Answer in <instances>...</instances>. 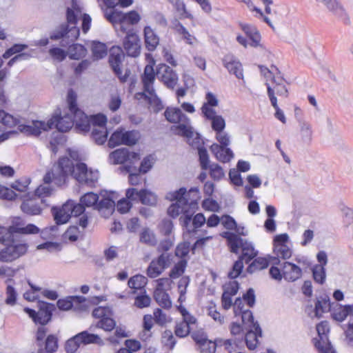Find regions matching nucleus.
I'll list each match as a JSON object with an SVG mask.
<instances>
[{
	"label": "nucleus",
	"mask_w": 353,
	"mask_h": 353,
	"mask_svg": "<svg viewBox=\"0 0 353 353\" xmlns=\"http://www.w3.org/2000/svg\"><path fill=\"white\" fill-rule=\"evenodd\" d=\"M204 117L211 121L212 129L215 133L224 131L226 126L225 121L222 116L216 114V112L210 116Z\"/></svg>",
	"instance_id": "obj_41"
},
{
	"label": "nucleus",
	"mask_w": 353,
	"mask_h": 353,
	"mask_svg": "<svg viewBox=\"0 0 353 353\" xmlns=\"http://www.w3.org/2000/svg\"><path fill=\"white\" fill-rule=\"evenodd\" d=\"M154 317L151 314H145L143 316V333L141 336V338L144 340L147 339L148 337L150 336V332L151 329L152 328L154 325Z\"/></svg>",
	"instance_id": "obj_56"
},
{
	"label": "nucleus",
	"mask_w": 353,
	"mask_h": 353,
	"mask_svg": "<svg viewBox=\"0 0 353 353\" xmlns=\"http://www.w3.org/2000/svg\"><path fill=\"white\" fill-rule=\"evenodd\" d=\"M312 275L314 280L322 285L325 283L326 279L325 269L323 265H314L312 269Z\"/></svg>",
	"instance_id": "obj_57"
},
{
	"label": "nucleus",
	"mask_w": 353,
	"mask_h": 353,
	"mask_svg": "<svg viewBox=\"0 0 353 353\" xmlns=\"http://www.w3.org/2000/svg\"><path fill=\"white\" fill-rule=\"evenodd\" d=\"M93 139L97 144H103L107 141L108 132L106 128H93L92 132Z\"/></svg>",
	"instance_id": "obj_59"
},
{
	"label": "nucleus",
	"mask_w": 353,
	"mask_h": 353,
	"mask_svg": "<svg viewBox=\"0 0 353 353\" xmlns=\"http://www.w3.org/2000/svg\"><path fill=\"white\" fill-rule=\"evenodd\" d=\"M33 194L28 192L23 196V201L21 205V210L30 215H38L41 212V208L35 203Z\"/></svg>",
	"instance_id": "obj_33"
},
{
	"label": "nucleus",
	"mask_w": 353,
	"mask_h": 353,
	"mask_svg": "<svg viewBox=\"0 0 353 353\" xmlns=\"http://www.w3.org/2000/svg\"><path fill=\"white\" fill-rule=\"evenodd\" d=\"M151 301L150 296L144 292L135 297L134 305L139 309H143L149 307Z\"/></svg>",
	"instance_id": "obj_58"
},
{
	"label": "nucleus",
	"mask_w": 353,
	"mask_h": 353,
	"mask_svg": "<svg viewBox=\"0 0 353 353\" xmlns=\"http://www.w3.org/2000/svg\"><path fill=\"white\" fill-rule=\"evenodd\" d=\"M186 267V261L185 260H180L170 272V277L172 279L180 277L184 272Z\"/></svg>",
	"instance_id": "obj_63"
},
{
	"label": "nucleus",
	"mask_w": 353,
	"mask_h": 353,
	"mask_svg": "<svg viewBox=\"0 0 353 353\" xmlns=\"http://www.w3.org/2000/svg\"><path fill=\"white\" fill-rule=\"evenodd\" d=\"M83 300H84V298L83 297L70 296L65 299H59L57 304L59 310L67 311L73 307H75L76 305L81 303Z\"/></svg>",
	"instance_id": "obj_40"
},
{
	"label": "nucleus",
	"mask_w": 353,
	"mask_h": 353,
	"mask_svg": "<svg viewBox=\"0 0 353 353\" xmlns=\"http://www.w3.org/2000/svg\"><path fill=\"white\" fill-rule=\"evenodd\" d=\"M148 64L145 66L142 81L144 86V91L147 93H152L153 91V83L155 80V72L154 65L155 61L150 54H147Z\"/></svg>",
	"instance_id": "obj_25"
},
{
	"label": "nucleus",
	"mask_w": 353,
	"mask_h": 353,
	"mask_svg": "<svg viewBox=\"0 0 353 353\" xmlns=\"http://www.w3.org/2000/svg\"><path fill=\"white\" fill-rule=\"evenodd\" d=\"M316 332L318 336L314 339V343L316 346V342H320L323 347H327L328 341L327 334L330 332L329 323L327 321H323L316 325Z\"/></svg>",
	"instance_id": "obj_36"
},
{
	"label": "nucleus",
	"mask_w": 353,
	"mask_h": 353,
	"mask_svg": "<svg viewBox=\"0 0 353 353\" xmlns=\"http://www.w3.org/2000/svg\"><path fill=\"white\" fill-rule=\"evenodd\" d=\"M82 19V30L84 33L88 32L91 26V17L86 14H83L81 8L75 0L72 1L71 6L67 9V30L59 34H52V39H58L62 37H67L71 40L77 39L79 35V29L76 26L77 19Z\"/></svg>",
	"instance_id": "obj_5"
},
{
	"label": "nucleus",
	"mask_w": 353,
	"mask_h": 353,
	"mask_svg": "<svg viewBox=\"0 0 353 353\" xmlns=\"http://www.w3.org/2000/svg\"><path fill=\"white\" fill-rule=\"evenodd\" d=\"M269 99L272 105L275 110L274 117L283 123H286V118L284 112L281 109L279 108L277 104V99L276 96H274L273 91L269 88Z\"/></svg>",
	"instance_id": "obj_51"
},
{
	"label": "nucleus",
	"mask_w": 353,
	"mask_h": 353,
	"mask_svg": "<svg viewBox=\"0 0 353 353\" xmlns=\"http://www.w3.org/2000/svg\"><path fill=\"white\" fill-rule=\"evenodd\" d=\"M142 97H144L148 100L151 108L154 112H157L163 108V105L161 101L155 94L154 90L152 93L144 92L138 93L136 94V97L137 99H141Z\"/></svg>",
	"instance_id": "obj_37"
},
{
	"label": "nucleus",
	"mask_w": 353,
	"mask_h": 353,
	"mask_svg": "<svg viewBox=\"0 0 353 353\" xmlns=\"http://www.w3.org/2000/svg\"><path fill=\"white\" fill-rule=\"evenodd\" d=\"M293 244L288 234L281 233L274 236L272 250L274 254L279 259L286 260L292 255Z\"/></svg>",
	"instance_id": "obj_10"
},
{
	"label": "nucleus",
	"mask_w": 353,
	"mask_h": 353,
	"mask_svg": "<svg viewBox=\"0 0 353 353\" xmlns=\"http://www.w3.org/2000/svg\"><path fill=\"white\" fill-rule=\"evenodd\" d=\"M156 162V158L154 155L149 154L145 157L141 162L139 172L145 174L149 172Z\"/></svg>",
	"instance_id": "obj_54"
},
{
	"label": "nucleus",
	"mask_w": 353,
	"mask_h": 353,
	"mask_svg": "<svg viewBox=\"0 0 353 353\" xmlns=\"http://www.w3.org/2000/svg\"><path fill=\"white\" fill-rule=\"evenodd\" d=\"M202 143L201 139L200 138V141L197 145H192L193 147H196L198 149V154L199 157V161L201 167L203 170H207L209 167L210 159L209 155L208 154L207 150L203 146H200Z\"/></svg>",
	"instance_id": "obj_48"
},
{
	"label": "nucleus",
	"mask_w": 353,
	"mask_h": 353,
	"mask_svg": "<svg viewBox=\"0 0 353 353\" xmlns=\"http://www.w3.org/2000/svg\"><path fill=\"white\" fill-rule=\"evenodd\" d=\"M52 128V123L49 119L45 121H32L30 123L20 124L18 127V131L26 135L38 136L43 132H47Z\"/></svg>",
	"instance_id": "obj_18"
},
{
	"label": "nucleus",
	"mask_w": 353,
	"mask_h": 353,
	"mask_svg": "<svg viewBox=\"0 0 353 353\" xmlns=\"http://www.w3.org/2000/svg\"><path fill=\"white\" fill-rule=\"evenodd\" d=\"M99 199V197L97 194L93 192H88L81 197L80 203H76V205H81L83 208L92 206L97 208Z\"/></svg>",
	"instance_id": "obj_49"
},
{
	"label": "nucleus",
	"mask_w": 353,
	"mask_h": 353,
	"mask_svg": "<svg viewBox=\"0 0 353 353\" xmlns=\"http://www.w3.org/2000/svg\"><path fill=\"white\" fill-rule=\"evenodd\" d=\"M195 193L196 199L201 198L199 188H191L188 191L185 188H181L179 190H171L166 193L165 199L172 202L167 209V214L169 216L175 219L181 215L180 221L184 226H188L192 215L195 212L196 202L189 201L188 194Z\"/></svg>",
	"instance_id": "obj_2"
},
{
	"label": "nucleus",
	"mask_w": 353,
	"mask_h": 353,
	"mask_svg": "<svg viewBox=\"0 0 353 353\" xmlns=\"http://www.w3.org/2000/svg\"><path fill=\"white\" fill-rule=\"evenodd\" d=\"M11 225L9 226L12 232L23 234H34L40 232L39 228L34 224L30 223L24 225L23 219L19 216L12 217Z\"/></svg>",
	"instance_id": "obj_24"
},
{
	"label": "nucleus",
	"mask_w": 353,
	"mask_h": 353,
	"mask_svg": "<svg viewBox=\"0 0 353 353\" xmlns=\"http://www.w3.org/2000/svg\"><path fill=\"white\" fill-rule=\"evenodd\" d=\"M77 94L73 90H69L66 98L67 105L55 110L50 117L52 128L54 127L61 132H67L73 128L77 111Z\"/></svg>",
	"instance_id": "obj_4"
},
{
	"label": "nucleus",
	"mask_w": 353,
	"mask_h": 353,
	"mask_svg": "<svg viewBox=\"0 0 353 353\" xmlns=\"http://www.w3.org/2000/svg\"><path fill=\"white\" fill-rule=\"evenodd\" d=\"M105 18L112 23L115 30L119 33H125L126 28L125 24L136 25L139 23L141 20V16L140 13L132 10L127 12H123L121 11L112 10L109 12L106 11L105 12Z\"/></svg>",
	"instance_id": "obj_6"
},
{
	"label": "nucleus",
	"mask_w": 353,
	"mask_h": 353,
	"mask_svg": "<svg viewBox=\"0 0 353 353\" xmlns=\"http://www.w3.org/2000/svg\"><path fill=\"white\" fill-rule=\"evenodd\" d=\"M157 75L168 88L174 89L178 83V74L175 70L165 64H159L158 65Z\"/></svg>",
	"instance_id": "obj_21"
},
{
	"label": "nucleus",
	"mask_w": 353,
	"mask_h": 353,
	"mask_svg": "<svg viewBox=\"0 0 353 353\" xmlns=\"http://www.w3.org/2000/svg\"><path fill=\"white\" fill-rule=\"evenodd\" d=\"M176 30L178 34L188 45L195 46L198 43V39L194 35L191 34L188 30L181 23H179Z\"/></svg>",
	"instance_id": "obj_44"
},
{
	"label": "nucleus",
	"mask_w": 353,
	"mask_h": 353,
	"mask_svg": "<svg viewBox=\"0 0 353 353\" xmlns=\"http://www.w3.org/2000/svg\"><path fill=\"white\" fill-rule=\"evenodd\" d=\"M82 345L89 344L103 345V341L98 334L90 333L88 331H83L77 334Z\"/></svg>",
	"instance_id": "obj_39"
},
{
	"label": "nucleus",
	"mask_w": 353,
	"mask_h": 353,
	"mask_svg": "<svg viewBox=\"0 0 353 353\" xmlns=\"http://www.w3.org/2000/svg\"><path fill=\"white\" fill-rule=\"evenodd\" d=\"M28 249V243L22 239H14L0 251V261L12 262L24 255Z\"/></svg>",
	"instance_id": "obj_11"
},
{
	"label": "nucleus",
	"mask_w": 353,
	"mask_h": 353,
	"mask_svg": "<svg viewBox=\"0 0 353 353\" xmlns=\"http://www.w3.org/2000/svg\"><path fill=\"white\" fill-rule=\"evenodd\" d=\"M353 318V304L334 303L331 308V317L338 322H343L347 317Z\"/></svg>",
	"instance_id": "obj_26"
},
{
	"label": "nucleus",
	"mask_w": 353,
	"mask_h": 353,
	"mask_svg": "<svg viewBox=\"0 0 353 353\" xmlns=\"http://www.w3.org/2000/svg\"><path fill=\"white\" fill-rule=\"evenodd\" d=\"M153 317L155 323L160 325H164L172 321V319L159 308L154 310Z\"/></svg>",
	"instance_id": "obj_64"
},
{
	"label": "nucleus",
	"mask_w": 353,
	"mask_h": 353,
	"mask_svg": "<svg viewBox=\"0 0 353 353\" xmlns=\"http://www.w3.org/2000/svg\"><path fill=\"white\" fill-rule=\"evenodd\" d=\"M210 150L216 159L221 163H229L234 158V153L230 146L212 144Z\"/></svg>",
	"instance_id": "obj_27"
},
{
	"label": "nucleus",
	"mask_w": 353,
	"mask_h": 353,
	"mask_svg": "<svg viewBox=\"0 0 353 353\" xmlns=\"http://www.w3.org/2000/svg\"><path fill=\"white\" fill-rule=\"evenodd\" d=\"M223 64L228 71L238 79H243V68L241 62L233 55L227 54L223 59Z\"/></svg>",
	"instance_id": "obj_29"
},
{
	"label": "nucleus",
	"mask_w": 353,
	"mask_h": 353,
	"mask_svg": "<svg viewBox=\"0 0 353 353\" xmlns=\"http://www.w3.org/2000/svg\"><path fill=\"white\" fill-rule=\"evenodd\" d=\"M123 46L128 56L138 57L141 49V39L139 34L132 30L128 31L123 41Z\"/></svg>",
	"instance_id": "obj_19"
},
{
	"label": "nucleus",
	"mask_w": 353,
	"mask_h": 353,
	"mask_svg": "<svg viewBox=\"0 0 353 353\" xmlns=\"http://www.w3.org/2000/svg\"><path fill=\"white\" fill-rule=\"evenodd\" d=\"M145 48L154 51L159 43V37L150 26H145L143 30Z\"/></svg>",
	"instance_id": "obj_34"
},
{
	"label": "nucleus",
	"mask_w": 353,
	"mask_h": 353,
	"mask_svg": "<svg viewBox=\"0 0 353 353\" xmlns=\"http://www.w3.org/2000/svg\"><path fill=\"white\" fill-rule=\"evenodd\" d=\"M124 58L122 49L119 46H114L110 50V64L116 74L118 75L122 81H125L129 74L126 70L123 75H121V65Z\"/></svg>",
	"instance_id": "obj_22"
},
{
	"label": "nucleus",
	"mask_w": 353,
	"mask_h": 353,
	"mask_svg": "<svg viewBox=\"0 0 353 353\" xmlns=\"http://www.w3.org/2000/svg\"><path fill=\"white\" fill-rule=\"evenodd\" d=\"M74 125L77 130L82 133L88 132L91 125L90 117L87 116L77 105V111H75Z\"/></svg>",
	"instance_id": "obj_31"
},
{
	"label": "nucleus",
	"mask_w": 353,
	"mask_h": 353,
	"mask_svg": "<svg viewBox=\"0 0 353 353\" xmlns=\"http://www.w3.org/2000/svg\"><path fill=\"white\" fill-rule=\"evenodd\" d=\"M87 54V50L83 46L80 44H74L69 47L68 54L71 59H80L84 57Z\"/></svg>",
	"instance_id": "obj_47"
},
{
	"label": "nucleus",
	"mask_w": 353,
	"mask_h": 353,
	"mask_svg": "<svg viewBox=\"0 0 353 353\" xmlns=\"http://www.w3.org/2000/svg\"><path fill=\"white\" fill-rule=\"evenodd\" d=\"M241 28L248 37L249 46L260 48L265 52H270L267 46L262 42L261 35L254 26L250 24H241Z\"/></svg>",
	"instance_id": "obj_20"
},
{
	"label": "nucleus",
	"mask_w": 353,
	"mask_h": 353,
	"mask_svg": "<svg viewBox=\"0 0 353 353\" xmlns=\"http://www.w3.org/2000/svg\"><path fill=\"white\" fill-rule=\"evenodd\" d=\"M148 283V279L145 276L137 274L131 277L128 281V286L134 290H140L143 288Z\"/></svg>",
	"instance_id": "obj_52"
},
{
	"label": "nucleus",
	"mask_w": 353,
	"mask_h": 353,
	"mask_svg": "<svg viewBox=\"0 0 353 353\" xmlns=\"http://www.w3.org/2000/svg\"><path fill=\"white\" fill-rule=\"evenodd\" d=\"M124 145V129L119 128L116 130L110 137L108 146L114 148L118 145Z\"/></svg>",
	"instance_id": "obj_46"
},
{
	"label": "nucleus",
	"mask_w": 353,
	"mask_h": 353,
	"mask_svg": "<svg viewBox=\"0 0 353 353\" xmlns=\"http://www.w3.org/2000/svg\"><path fill=\"white\" fill-rule=\"evenodd\" d=\"M297 136L301 143L305 145H310L313 139L312 125L309 122L304 121L300 122Z\"/></svg>",
	"instance_id": "obj_32"
},
{
	"label": "nucleus",
	"mask_w": 353,
	"mask_h": 353,
	"mask_svg": "<svg viewBox=\"0 0 353 353\" xmlns=\"http://www.w3.org/2000/svg\"><path fill=\"white\" fill-rule=\"evenodd\" d=\"M164 114L168 121L179 123L171 128L175 134L185 137L188 143L191 145H197L199 143V134L194 130L190 125V119L182 112L181 109L175 107H168L166 108Z\"/></svg>",
	"instance_id": "obj_3"
},
{
	"label": "nucleus",
	"mask_w": 353,
	"mask_h": 353,
	"mask_svg": "<svg viewBox=\"0 0 353 353\" xmlns=\"http://www.w3.org/2000/svg\"><path fill=\"white\" fill-rule=\"evenodd\" d=\"M225 236L228 240V243L232 252L237 253L239 249L241 248L242 256L240 259L242 261L245 259L248 263L256 256L257 252L254 250L252 243L244 241L243 239L232 233H226Z\"/></svg>",
	"instance_id": "obj_9"
},
{
	"label": "nucleus",
	"mask_w": 353,
	"mask_h": 353,
	"mask_svg": "<svg viewBox=\"0 0 353 353\" xmlns=\"http://www.w3.org/2000/svg\"><path fill=\"white\" fill-rule=\"evenodd\" d=\"M323 5L334 15L338 17L346 16V11L340 0H325Z\"/></svg>",
	"instance_id": "obj_38"
},
{
	"label": "nucleus",
	"mask_w": 353,
	"mask_h": 353,
	"mask_svg": "<svg viewBox=\"0 0 353 353\" xmlns=\"http://www.w3.org/2000/svg\"><path fill=\"white\" fill-rule=\"evenodd\" d=\"M20 124L24 123L12 115L0 110V131H3L1 129L2 125L9 129V130L0 134V141H3L9 139L12 135L19 133L20 131H18V127Z\"/></svg>",
	"instance_id": "obj_14"
},
{
	"label": "nucleus",
	"mask_w": 353,
	"mask_h": 353,
	"mask_svg": "<svg viewBox=\"0 0 353 353\" xmlns=\"http://www.w3.org/2000/svg\"><path fill=\"white\" fill-rule=\"evenodd\" d=\"M334 303H331L327 294H323L316 298L315 305L307 306L305 312L311 319H320L323 314L328 311L331 312V308Z\"/></svg>",
	"instance_id": "obj_15"
},
{
	"label": "nucleus",
	"mask_w": 353,
	"mask_h": 353,
	"mask_svg": "<svg viewBox=\"0 0 353 353\" xmlns=\"http://www.w3.org/2000/svg\"><path fill=\"white\" fill-rule=\"evenodd\" d=\"M140 240L141 242L150 245H154L157 243L155 234L148 228H143L140 234Z\"/></svg>",
	"instance_id": "obj_61"
},
{
	"label": "nucleus",
	"mask_w": 353,
	"mask_h": 353,
	"mask_svg": "<svg viewBox=\"0 0 353 353\" xmlns=\"http://www.w3.org/2000/svg\"><path fill=\"white\" fill-rule=\"evenodd\" d=\"M81 345H82L81 341L78 338V335L76 334L65 342V350L67 353H74Z\"/></svg>",
	"instance_id": "obj_60"
},
{
	"label": "nucleus",
	"mask_w": 353,
	"mask_h": 353,
	"mask_svg": "<svg viewBox=\"0 0 353 353\" xmlns=\"http://www.w3.org/2000/svg\"><path fill=\"white\" fill-rule=\"evenodd\" d=\"M245 343L249 350H254L258 346L259 338L261 337V330L259 325H253V327L246 329Z\"/></svg>",
	"instance_id": "obj_35"
},
{
	"label": "nucleus",
	"mask_w": 353,
	"mask_h": 353,
	"mask_svg": "<svg viewBox=\"0 0 353 353\" xmlns=\"http://www.w3.org/2000/svg\"><path fill=\"white\" fill-rule=\"evenodd\" d=\"M102 199L97 205L99 210L103 209L108 211V214H112L115 208V200L119 197L117 192L103 191L101 194Z\"/></svg>",
	"instance_id": "obj_28"
},
{
	"label": "nucleus",
	"mask_w": 353,
	"mask_h": 353,
	"mask_svg": "<svg viewBox=\"0 0 353 353\" xmlns=\"http://www.w3.org/2000/svg\"><path fill=\"white\" fill-rule=\"evenodd\" d=\"M44 184L39 185L35 190L34 194H33L34 196H37L39 198H45L47 196H49L52 195L54 190L51 188L49 183H46L44 181V178L43 179ZM52 183H54L56 185H57L54 182L52 181Z\"/></svg>",
	"instance_id": "obj_53"
},
{
	"label": "nucleus",
	"mask_w": 353,
	"mask_h": 353,
	"mask_svg": "<svg viewBox=\"0 0 353 353\" xmlns=\"http://www.w3.org/2000/svg\"><path fill=\"white\" fill-rule=\"evenodd\" d=\"M77 151L69 150L66 156L61 157L58 163L44 175L46 183L54 182L58 186L65 183L69 176H72L81 183L90 185L99 179L97 170H88L85 164L79 162Z\"/></svg>",
	"instance_id": "obj_1"
},
{
	"label": "nucleus",
	"mask_w": 353,
	"mask_h": 353,
	"mask_svg": "<svg viewBox=\"0 0 353 353\" xmlns=\"http://www.w3.org/2000/svg\"><path fill=\"white\" fill-rule=\"evenodd\" d=\"M52 309V305L41 301L39 302V310L37 312L28 307L24 308V312L34 323L45 325L51 319Z\"/></svg>",
	"instance_id": "obj_17"
},
{
	"label": "nucleus",
	"mask_w": 353,
	"mask_h": 353,
	"mask_svg": "<svg viewBox=\"0 0 353 353\" xmlns=\"http://www.w3.org/2000/svg\"><path fill=\"white\" fill-rule=\"evenodd\" d=\"M112 316H108L99 320L97 322L96 327L101 328L105 332H111L116 326V321Z\"/></svg>",
	"instance_id": "obj_55"
},
{
	"label": "nucleus",
	"mask_w": 353,
	"mask_h": 353,
	"mask_svg": "<svg viewBox=\"0 0 353 353\" xmlns=\"http://www.w3.org/2000/svg\"><path fill=\"white\" fill-rule=\"evenodd\" d=\"M282 11L283 8L278 6L273 5V2L272 0L271 3H268L266 8H265V13L271 16V18H269L270 19L272 23V20L276 21L283 19L284 13Z\"/></svg>",
	"instance_id": "obj_45"
},
{
	"label": "nucleus",
	"mask_w": 353,
	"mask_h": 353,
	"mask_svg": "<svg viewBox=\"0 0 353 353\" xmlns=\"http://www.w3.org/2000/svg\"><path fill=\"white\" fill-rule=\"evenodd\" d=\"M171 264L170 256L162 254L152 260L148 267L146 273L150 278H157L161 275Z\"/></svg>",
	"instance_id": "obj_16"
},
{
	"label": "nucleus",
	"mask_w": 353,
	"mask_h": 353,
	"mask_svg": "<svg viewBox=\"0 0 353 353\" xmlns=\"http://www.w3.org/2000/svg\"><path fill=\"white\" fill-rule=\"evenodd\" d=\"M239 2L245 3L248 9L252 13L254 17L262 19L270 27L274 28L273 23H271L270 19L264 15L261 9L259 8L260 4H263L266 8L268 3H271V0H236Z\"/></svg>",
	"instance_id": "obj_23"
},
{
	"label": "nucleus",
	"mask_w": 353,
	"mask_h": 353,
	"mask_svg": "<svg viewBox=\"0 0 353 353\" xmlns=\"http://www.w3.org/2000/svg\"><path fill=\"white\" fill-rule=\"evenodd\" d=\"M90 48L92 57L94 60L103 59L106 57L108 54L107 46L101 42L94 41L91 43Z\"/></svg>",
	"instance_id": "obj_43"
},
{
	"label": "nucleus",
	"mask_w": 353,
	"mask_h": 353,
	"mask_svg": "<svg viewBox=\"0 0 353 353\" xmlns=\"http://www.w3.org/2000/svg\"><path fill=\"white\" fill-rule=\"evenodd\" d=\"M261 72L265 79L268 96L270 88L273 91L274 96H275V93H276L280 97H288V90L286 87V81L281 76L277 68L272 66L271 68L269 69L265 67H261Z\"/></svg>",
	"instance_id": "obj_7"
},
{
	"label": "nucleus",
	"mask_w": 353,
	"mask_h": 353,
	"mask_svg": "<svg viewBox=\"0 0 353 353\" xmlns=\"http://www.w3.org/2000/svg\"><path fill=\"white\" fill-rule=\"evenodd\" d=\"M219 105L218 96L211 92H208L205 97V101L201 108L203 116H210L216 112L215 108Z\"/></svg>",
	"instance_id": "obj_30"
},
{
	"label": "nucleus",
	"mask_w": 353,
	"mask_h": 353,
	"mask_svg": "<svg viewBox=\"0 0 353 353\" xmlns=\"http://www.w3.org/2000/svg\"><path fill=\"white\" fill-rule=\"evenodd\" d=\"M128 150L120 148L112 152L109 155V161L112 164H125L128 159Z\"/></svg>",
	"instance_id": "obj_42"
},
{
	"label": "nucleus",
	"mask_w": 353,
	"mask_h": 353,
	"mask_svg": "<svg viewBox=\"0 0 353 353\" xmlns=\"http://www.w3.org/2000/svg\"><path fill=\"white\" fill-rule=\"evenodd\" d=\"M140 153L135 151L128 152V159L125 162V167L128 172H132L135 169L134 165L140 159Z\"/></svg>",
	"instance_id": "obj_62"
},
{
	"label": "nucleus",
	"mask_w": 353,
	"mask_h": 353,
	"mask_svg": "<svg viewBox=\"0 0 353 353\" xmlns=\"http://www.w3.org/2000/svg\"><path fill=\"white\" fill-rule=\"evenodd\" d=\"M281 269L276 266H272L269 270L270 277L280 282L282 279L288 282H294L301 278L303 271L296 264L285 261L281 265Z\"/></svg>",
	"instance_id": "obj_8"
},
{
	"label": "nucleus",
	"mask_w": 353,
	"mask_h": 353,
	"mask_svg": "<svg viewBox=\"0 0 353 353\" xmlns=\"http://www.w3.org/2000/svg\"><path fill=\"white\" fill-rule=\"evenodd\" d=\"M140 202L143 205L154 206L158 202L157 194L148 189H142Z\"/></svg>",
	"instance_id": "obj_50"
},
{
	"label": "nucleus",
	"mask_w": 353,
	"mask_h": 353,
	"mask_svg": "<svg viewBox=\"0 0 353 353\" xmlns=\"http://www.w3.org/2000/svg\"><path fill=\"white\" fill-rule=\"evenodd\" d=\"M54 219L57 224L66 223L71 216H79L83 212V207L81 205H76L72 201L68 200L60 208L52 209Z\"/></svg>",
	"instance_id": "obj_12"
},
{
	"label": "nucleus",
	"mask_w": 353,
	"mask_h": 353,
	"mask_svg": "<svg viewBox=\"0 0 353 353\" xmlns=\"http://www.w3.org/2000/svg\"><path fill=\"white\" fill-rule=\"evenodd\" d=\"M157 288L154 292V298L157 303L164 308H170L172 301L168 291L172 288V281L168 278L157 279Z\"/></svg>",
	"instance_id": "obj_13"
}]
</instances>
